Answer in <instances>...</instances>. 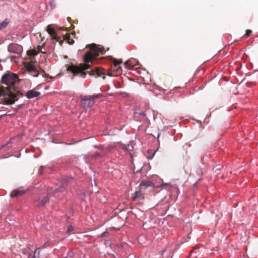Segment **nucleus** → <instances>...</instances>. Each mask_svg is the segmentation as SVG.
Segmentation results:
<instances>
[{
    "label": "nucleus",
    "instance_id": "f257e3e1",
    "mask_svg": "<svg viewBox=\"0 0 258 258\" xmlns=\"http://www.w3.org/2000/svg\"><path fill=\"white\" fill-rule=\"evenodd\" d=\"M87 47L90 48V51L87 52L84 56V60L86 63H81L79 67L71 65L67 69L68 71L72 72L74 75L79 74L80 77L83 78L86 76V73L83 71L90 68V66L87 63L92 62L99 54H103L105 52L103 46L94 43L88 45Z\"/></svg>",
    "mask_w": 258,
    "mask_h": 258
},
{
    "label": "nucleus",
    "instance_id": "f03ea898",
    "mask_svg": "<svg viewBox=\"0 0 258 258\" xmlns=\"http://www.w3.org/2000/svg\"><path fill=\"white\" fill-rule=\"evenodd\" d=\"M18 80V76L16 74L9 72L4 75L2 78V83L8 87L9 89H11L13 87L14 83Z\"/></svg>",
    "mask_w": 258,
    "mask_h": 258
},
{
    "label": "nucleus",
    "instance_id": "7ed1b4c3",
    "mask_svg": "<svg viewBox=\"0 0 258 258\" xmlns=\"http://www.w3.org/2000/svg\"><path fill=\"white\" fill-rule=\"evenodd\" d=\"M101 96H102V94H97L91 96H86L84 98H81V100L82 101V103L84 106L87 107H90L94 104V100L100 98Z\"/></svg>",
    "mask_w": 258,
    "mask_h": 258
},
{
    "label": "nucleus",
    "instance_id": "20e7f679",
    "mask_svg": "<svg viewBox=\"0 0 258 258\" xmlns=\"http://www.w3.org/2000/svg\"><path fill=\"white\" fill-rule=\"evenodd\" d=\"M26 71L32 76L37 77L39 76V73L35 65L27 63L25 65Z\"/></svg>",
    "mask_w": 258,
    "mask_h": 258
},
{
    "label": "nucleus",
    "instance_id": "39448f33",
    "mask_svg": "<svg viewBox=\"0 0 258 258\" xmlns=\"http://www.w3.org/2000/svg\"><path fill=\"white\" fill-rule=\"evenodd\" d=\"M8 50L10 52L20 54L23 51V47L19 44L12 43L8 46Z\"/></svg>",
    "mask_w": 258,
    "mask_h": 258
},
{
    "label": "nucleus",
    "instance_id": "423d86ee",
    "mask_svg": "<svg viewBox=\"0 0 258 258\" xmlns=\"http://www.w3.org/2000/svg\"><path fill=\"white\" fill-rule=\"evenodd\" d=\"M122 63L121 59L117 60L115 59H113V65L112 67V70L113 71L115 72V74L114 75H118L121 73L122 69L120 67H119V64Z\"/></svg>",
    "mask_w": 258,
    "mask_h": 258
},
{
    "label": "nucleus",
    "instance_id": "0eeeda50",
    "mask_svg": "<svg viewBox=\"0 0 258 258\" xmlns=\"http://www.w3.org/2000/svg\"><path fill=\"white\" fill-rule=\"evenodd\" d=\"M89 72L91 75H93L96 74L98 76H100L101 75H104L105 74V71L101 68H96L95 70L91 69Z\"/></svg>",
    "mask_w": 258,
    "mask_h": 258
},
{
    "label": "nucleus",
    "instance_id": "6e6552de",
    "mask_svg": "<svg viewBox=\"0 0 258 258\" xmlns=\"http://www.w3.org/2000/svg\"><path fill=\"white\" fill-rule=\"evenodd\" d=\"M138 61L135 59H131L126 61L124 65L125 66V68L131 69L132 68L136 66L137 65Z\"/></svg>",
    "mask_w": 258,
    "mask_h": 258
},
{
    "label": "nucleus",
    "instance_id": "1a4fd4ad",
    "mask_svg": "<svg viewBox=\"0 0 258 258\" xmlns=\"http://www.w3.org/2000/svg\"><path fill=\"white\" fill-rule=\"evenodd\" d=\"M47 31L52 39H55L57 41L59 40V38L57 36L56 33L55 32L54 30L50 26H47Z\"/></svg>",
    "mask_w": 258,
    "mask_h": 258
},
{
    "label": "nucleus",
    "instance_id": "9d476101",
    "mask_svg": "<svg viewBox=\"0 0 258 258\" xmlns=\"http://www.w3.org/2000/svg\"><path fill=\"white\" fill-rule=\"evenodd\" d=\"M40 94L39 92L34 90H29L26 94V97L29 99H32L34 97L38 96Z\"/></svg>",
    "mask_w": 258,
    "mask_h": 258
},
{
    "label": "nucleus",
    "instance_id": "9b49d317",
    "mask_svg": "<svg viewBox=\"0 0 258 258\" xmlns=\"http://www.w3.org/2000/svg\"><path fill=\"white\" fill-rule=\"evenodd\" d=\"M144 198L143 196L142 192L141 189L136 191L132 197V200L133 201H136L137 199L141 200Z\"/></svg>",
    "mask_w": 258,
    "mask_h": 258
},
{
    "label": "nucleus",
    "instance_id": "f8f14e48",
    "mask_svg": "<svg viewBox=\"0 0 258 258\" xmlns=\"http://www.w3.org/2000/svg\"><path fill=\"white\" fill-rule=\"evenodd\" d=\"M25 193V191L23 190L16 189L12 191L10 194L11 197H17L22 196Z\"/></svg>",
    "mask_w": 258,
    "mask_h": 258
},
{
    "label": "nucleus",
    "instance_id": "ddd939ff",
    "mask_svg": "<svg viewBox=\"0 0 258 258\" xmlns=\"http://www.w3.org/2000/svg\"><path fill=\"white\" fill-rule=\"evenodd\" d=\"M153 182L150 180H143L140 184L141 187H144L145 188L151 186L153 185Z\"/></svg>",
    "mask_w": 258,
    "mask_h": 258
},
{
    "label": "nucleus",
    "instance_id": "4468645a",
    "mask_svg": "<svg viewBox=\"0 0 258 258\" xmlns=\"http://www.w3.org/2000/svg\"><path fill=\"white\" fill-rule=\"evenodd\" d=\"M49 201L48 196L43 197L41 200H39L38 206L42 207Z\"/></svg>",
    "mask_w": 258,
    "mask_h": 258
},
{
    "label": "nucleus",
    "instance_id": "2eb2a0df",
    "mask_svg": "<svg viewBox=\"0 0 258 258\" xmlns=\"http://www.w3.org/2000/svg\"><path fill=\"white\" fill-rule=\"evenodd\" d=\"M64 39L68 40V43L70 44H72L74 43V41L70 38V34H66V35H63Z\"/></svg>",
    "mask_w": 258,
    "mask_h": 258
},
{
    "label": "nucleus",
    "instance_id": "dca6fc26",
    "mask_svg": "<svg viewBox=\"0 0 258 258\" xmlns=\"http://www.w3.org/2000/svg\"><path fill=\"white\" fill-rule=\"evenodd\" d=\"M9 21L8 19H6L2 23H0V30H2L6 27L7 25L8 24Z\"/></svg>",
    "mask_w": 258,
    "mask_h": 258
},
{
    "label": "nucleus",
    "instance_id": "f3484780",
    "mask_svg": "<svg viewBox=\"0 0 258 258\" xmlns=\"http://www.w3.org/2000/svg\"><path fill=\"white\" fill-rule=\"evenodd\" d=\"M22 252L24 255V258H31V253L28 252L27 250L23 249Z\"/></svg>",
    "mask_w": 258,
    "mask_h": 258
},
{
    "label": "nucleus",
    "instance_id": "a211bd4d",
    "mask_svg": "<svg viewBox=\"0 0 258 258\" xmlns=\"http://www.w3.org/2000/svg\"><path fill=\"white\" fill-rule=\"evenodd\" d=\"M40 250V248H36L34 252L33 256H31V258H39Z\"/></svg>",
    "mask_w": 258,
    "mask_h": 258
},
{
    "label": "nucleus",
    "instance_id": "6ab92c4d",
    "mask_svg": "<svg viewBox=\"0 0 258 258\" xmlns=\"http://www.w3.org/2000/svg\"><path fill=\"white\" fill-rule=\"evenodd\" d=\"M68 185V181L65 180L64 181V182L62 184V185L60 186L59 188H58V191H62L61 188H66L67 187Z\"/></svg>",
    "mask_w": 258,
    "mask_h": 258
},
{
    "label": "nucleus",
    "instance_id": "aec40b11",
    "mask_svg": "<svg viewBox=\"0 0 258 258\" xmlns=\"http://www.w3.org/2000/svg\"><path fill=\"white\" fill-rule=\"evenodd\" d=\"M38 54V52L35 50H31L27 51L28 55L35 56Z\"/></svg>",
    "mask_w": 258,
    "mask_h": 258
},
{
    "label": "nucleus",
    "instance_id": "412c9836",
    "mask_svg": "<svg viewBox=\"0 0 258 258\" xmlns=\"http://www.w3.org/2000/svg\"><path fill=\"white\" fill-rule=\"evenodd\" d=\"M93 157H105V154H101V153L99 152H96L93 155Z\"/></svg>",
    "mask_w": 258,
    "mask_h": 258
},
{
    "label": "nucleus",
    "instance_id": "4be33fe9",
    "mask_svg": "<svg viewBox=\"0 0 258 258\" xmlns=\"http://www.w3.org/2000/svg\"><path fill=\"white\" fill-rule=\"evenodd\" d=\"M45 168H46V167H45V166H41L38 169V174L40 175L42 174L43 173V170Z\"/></svg>",
    "mask_w": 258,
    "mask_h": 258
},
{
    "label": "nucleus",
    "instance_id": "5701e85b",
    "mask_svg": "<svg viewBox=\"0 0 258 258\" xmlns=\"http://www.w3.org/2000/svg\"><path fill=\"white\" fill-rule=\"evenodd\" d=\"M133 150V147L130 145H127V150L126 151L130 152Z\"/></svg>",
    "mask_w": 258,
    "mask_h": 258
},
{
    "label": "nucleus",
    "instance_id": "b1692460",
    "mask_svg": "<svg viewBox=\"0 0 258 258\" xmlns=\"http://www.w3.org/2000/svg\"><path fill=\"white\" fill-rule=\"evenodd\" d=\"M44 77L46 78H50L52 80H54V77L49 76L48 74H45Z\"/></svg>",
    "mask_w": 258,
    "mask_h": 258
},
{
    "label": "nucleus",
    "instance_id": "393cba45",
    "mask_svg": "<svg viewBox=\"0 0 258 258\" xmlns=\"http://www.w3.org/2000/svg\"><path fill=\"white\" fill-rule=\"evenodd\" d=\"M121 148H122L123 150H125V151H126V150H127V145H124V144H122V145H121Z\"/></svg>",
    "mask_w": 258,
    "mask_h": 258
},
{
    "label": "nucleus",
    "instance_id": "a878e982",
    "mask_svg": "<svg viewBox=\"0 0 258 258\" xmlns=\"http://www.w3.org/2000/svg\"><path fill=\"white\" fill-rule=\"evenodd\" d=\"M251 33V31L250 30H246V31H245V35H247L248 36L249 34Z\"/></svg>",
    "mask_w": 258,
    "mask_h": 258
},
{
    "label": "nucleus",
    "instance_id": "bb28decb",
    "mask_svg": "<svg viewBox=\"0 0 258 258\" xmlns=\"http://www.w3.org/2000/svg\"><path fill=\"white\" fill-rule=\"evenodd\" d=\"M74 228L73 226H70L69 227H68V232H71L73 230Z\"/></svg>",
    "mask_w": 258,
    "mask_h": 258
},
{
    "label": "nucleus",
    "instance_id": "cd10ccee",
    "mask_svg": "<svg viewBox=\"0 0 258 258\" xmlns=\"http://www.w3.org/2000/svg\"><path fill=\"white\" fill-rule=\"evenodd\" d=\"M140 114L142 115L143 117H146V115L144 112H141Z\"/></svg>",
    "mask_w": 258,
    "mask_h": 258
},
{
    "label": "nucleus",
    "instance_id": "c85d7f7f",
    "mask_svg": "<svg viewBox=\"0 0 258 258\" xmlns=\"http://www.w3.org/2000/svg\"><path fill=\"white\" fill-rule=\"evenodd\" d=\"M15 100L11 99L10 101H9V103L10 104H13L15 102Z\"/></svg>",
    "mask_w": 258,
    "mask_h": 258
},
{
    "label": "nucleus",
    "instance_id": "c756f323",
    "mask_svg": "<svg viewBox=\"0 0 258 258\" xmlns=\"http://www.w3.org/2000/svg\"><path fill=\"white\" fill-rule=\"evenodd\" d=\"M42 46L38 45L37 46V49H38V51H41L42 49Z\"/></svg>",
    "mask_w": 258,
    "mask_h": 258
},
{
    "label": "nucleus",
    "instance_id": "7c9ffc66",
    "mask_svg": "<svg viewBox=\"0 0 258 258\" xmlns=\"http://www.w3.org/2000/svg\"><path fill=\"white\" fill-rule=\"evenodd\" d=\"M197 171L199 174H201L202 173V170L200 168L198 169Z\"/></svg>",
    "mask_w": 258,
    "mask_h": 258
},
{
    "label": "nucleus",
    "instance_id": "2f4dec72",
    "mask_svg": "<svg viewBox=\"0 0 258 258\" xmlns=\"http://www.w3.org/2000/svg\"><path fill=\"white\" fill-rule=\"evenodd\" d=\"M8 144H9L8 143V144H5V145H4L3 146H2V148H3V147H5V146H7V145H8Z\"/></svg>",
    "mask_w": 258,
    "mask_h": 258
},
{
    "label": "nucleus",
    "instance_id": "473e14b6",
    "mask_svg": "<svg viewBox=\"0 0 258 258\" xmlns=\"http://www.w3.org/2000/svg\"><path fill=\"white\" fill-rule=\"evenodd\" d=\"M107 75L111 76H112L113 75H112L111 74H110V73H109V74H107Z\"/></svg>",
    "mask_w": 258,
    "mask_h": 258
},
{
    "label": "nucleus",
    "instance_id": "72a5a7b5",
    "mask_svg": "<svg viewBox=\"0 0 258 258\" xmlns=\"http://www.w3.org/2000/svg\"><path fill=\"white\" fill-rule=\"evenodd\" d=\"M101 153V154H105V156H106V153Z\"/></svg>",
    "mask_w": 258,
    "mask_h": 258
},
{
    "label": "nucleus",
    "instance_id": "f704fd0d",
    "mask_svg": "<svg viewBox=\"0 0 258 258\" xmlns=\"http://www.w3.org/2000/svg\"><path fill=\"white\" fill-rule=\"evenodd\" d=\"M130 156L131 157V158H133V155H132V154H131V153H130Z\"/></svg>",
    "mask_w": 258,
    "mask_h": 258
}]
</instances>
